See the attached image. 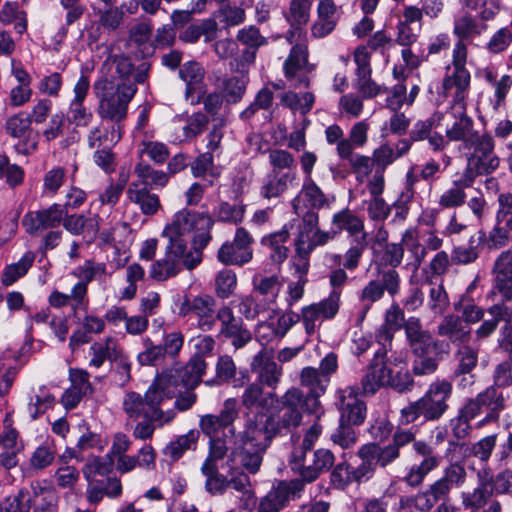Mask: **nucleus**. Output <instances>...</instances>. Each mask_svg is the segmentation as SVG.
<instances>
[{"label":"nucleus","mask_w":512,"mask_h":512,"mask_svg":"<svg viewBox=\"0 0 512 512\" xmlns=\"http://www.w3.org/2000/svg\"><path fill=\"white\" fill-rule=\"evenodd\" d=\"M462 151H465L467 163L460 182L465 186H472L478 176L490 174L499 166V158L494 152V139L489 134H481Z\"/></svg>","instance_id":"nucleus-9"},{"label":"nucleus","mask_w":512,"mask_h":512,"mask_svg":"<svg viewBox=\"0 0 512 512\" xmlns=\"http://www.w3.org/2000/svg\"><path fill=\"white\" fill-rule=\"evenodd\" d=\"M436 333L454 346L467 344L471 339V329L455 314L446 315L437 325Z\"/></svg>","instance_id":"nucleus-34"},{"label":"nucleus","mask_w":512,"mask_h":512,"mask_svg":"<svg viewBox=\"0 0 512 512\" xmlns=\"http://www.w3.org/2000/svg\"><path fill=\"white\" fill-rule=\"evenodd\" d=\"M31 494L20 489L16 494L8 495L0 501V512H29L31 510Z\"/></svg>","instance_id":"nucleus-64"},{"label":"nucleus","mask_w":512,"mask_h":512,"mask_svg":"<svg viewBox=\"0 0 512 512\" xmlns=\"http://www.w3.org/2000/svg\"><path fill=\"white\" fill-rule=\"evenodd\" d=\"M391 348L380 346L374 353L361 378V395H374L382 387H391L398 392L408 391L413 386V380L408 370L397 369L388 365L387 353Z\"/></svg>","instance_id":"nucleus-6"},{"label":"nucleus","mask_w":512,"mask_h":512,"mask_svg":"<svg viewBox=\"0 0 512 512\" xmlns=\"http://www.w3.org/2000/svg\"><path fill=\"white\" fill-rule=\"evenodd\" d=\"M253 289L259 295L276 302L280 293L282 282L278 275H255L252 278Z\"/></svg>","instance_id":"nucleus-57"},{"label":"nucleus","mask_w":512,"mask_h":512,"mask_svg":"<svg viewBox=\"0 0 512 512\" xmlns=\"http://www.w3.org/2000/svg\"><path fill=\"white\" fill-rule=\"evenodd\" d=\"M239 409L238 402L235 398H228L224 401L223 408L218 415L207 414L200 418L199 426L201 431L210 439L231 438L232 443L236 440L237 436L234 421L238 418Z\"/></svg>","instance_id":"nucleus-14"},{"label":"nucleus","mask_w":512,"mask_h":512,"mask_svg":"<svg viewBox=\"0 0 512 512\" xmlns=\"http://www.w3.org/2000/svg\"><path fill=\"white\" fill-rule=\"evenodd\" d=\"M328 378L314 367H304L300 373V384L309 390L310 395L313 397L314 404H319L318 397L323 395L329 385Z\"/></svg>","instance_id":"nucleus-52"},{"label":"nucleus","mask_w":512,"mask_h":512,"mask_svg":"<svg viewBox=\"0 0 512 512\" xmlns=\"http://www.w3.org/2000/svg\"><path fill=\"white\" fill-rule=\"evenodd\" d=\"M218 24L212 18L203 19L197 23L190 24L179 38L183 42L194 44L201 36L204 37V42L209 43L217 37Z\"/></svg>","instance_id":"nucleus-47"},{"label":"nucleus","mask_w":512,"mask_h":512,"mask_svg":"<svg viewBox=\"0 0 512 512\" xmlns=\"http://www.w3.org/2000/svg\"><path fill=\"white\" fill-rule=\"evenodd\" d=\"M370 125L366 120L353 124L349 130L347 141H342L340 151L344 156H351L354 147L362 148L368 142Z\"/></svg>","instance_id":"nucleus-55"},{"label":"nucleus","mask_w":512,"mask_h":512,"mask_svg":"<svg viewBox=\"0 0 512 512\" xmlns=\"http://www.w3.org/2000/svg\"><path fill=\"white\" fill-rule=\"evenodd\" d=\"M150 66L142 63L135 67L132 60L124 54H111L103 63L102 70L105 74L98 80H108L113 85H129L137 88L138 84H143L148 78Z\"/></svg>","instance_id":"nucleus-11"},{"label":"nucleus","mask_w":512,"mask_h":512,"mask_svg":"<svg viewBox=\"0 0 512 512\" xmlns=\"http://www.w3.org/2000/svg\"><path fill=\"white\" fill-rule=\"evenodd\" d=\"M0 22L3 25H14L18 34H23L27 30L26 12L20 9L17 2H5L0 9Z\"/></svg>","instance_id":"nucleus-56"},{"label":"nucleus","mask_w":512,"mask_h":512,"mask_svg":"<svg viewBox=\"0 0 512 512\" xmlns=\"http://www.w3.org/2000/svg\"><path fill=\"white\" fill-rule=\"evenodd\" d=\"M295 179L296 173L294 171L284 173L269 172L262 180L259 194L266 200L279 198L287 191L289 183H292Z\"/></svg>","instance_id":"nucleus-39"},{"label":"nucleus","mask_w":512,"mask_h":512,"mask_svg":"<svg viewBox=\"0 0 512 512\" xmlns=\"http://www.w3.org/2000/svg\"><path fill=\"white\" fill-rule=\"evenodd\" d=\"M309 50L307 44H297L291 47L283 63V74L293 88L308 87L309 74L312 70L308 62Z\"/></svg>","instance_id":"nucleus-19"},{"label":"nucleus","mask_w":512,"mask_h":512,"mask_svg":"<svg viewBox=\"0 0 512 512\" xmlns=\"http://www.w3.org/2000/svg\"><path fill=\"white\" fill-rule=\"evenodd\" d=\"M142 350L137 354V361L141 366H157L165 357L161 344L155 343L149 336L141 339Z\"/></svg>","instance_id":"nucleus-59"},{"label":"nucleus","mask_w":512,"mask_h":512,"mask_svg":"<svg viewBox=\"0 0 512 512\" xmlns=\"http://www.w3.org/2000/svg\"><path fill=\"white\" fill-rule=\"evenodd\" d=\"M254 239L244 228L238 227L232 241L224 242L217 252V259L224 265L243 266L253 258Z\"/></svg>","instance_id":"nucleus-18"},{"label":"nucleus","mask_w":512,"mask_h":512,"mask_svg":"<svg viewBox=\"0 0 512 512\" xmlns=\"http://www.w3.org/2000/svg\"><path fill=\"white\" fill-rule=\"evenodd\" d=\"M201 261L202 253L199 250H189L188 247L179 242H168L164 257L151 264L149 276L156 281H165L180 273L182 266L192 270Z\"/></svg>","instance_id":"nucleus-10"},{"label":"nucleus","mask_w":512,"mask_h":512,"mask_svg":"<svg viewBox=\"0 0 512 512\" xmlns=\"http://www.w3.org/2000/svg\"><path fill=\"white\" fill-rule=\"evenodd\" d=\"M212 220L205 212H198L183 208L176 212L163 230V236L170 243H182L187 247L186 236L193 233V248L191 250H202L212 240Z\"/></svg>","instance_id":"nucleus-5"},{"label":"nucleus","mask_w":512,"mask_h":512,"mask_svg":"<svg viewBox=\"0 0 512 512\" xmlns=\"http://www.w3.org/2000/svg\"><path fill=\"white\" fill-rule=\"evenodd\" d=\"M200 471L205 477L204 488L211 496H221L227 491V474H221L217 464L204 461Z\"/></svg>","instance_id":"nucleus-50"},{"label":"nucleus","mask_w":512,"mask_h":512,"mask_svg":"<svg viewBox=\"0 0 512 512\" xmlns=\"http://www.w3.org/2000/svg\"><path fill=\"white\" fill-rule=\"evenodd\" d=\"M121 124L104 125L103 123L91 128L87 135L89 148H113L122 138Z\"/></svg>","instance_id":"nucleus-38"},{"label":"nucleus","mask_w":512,"mask_h":512,"mask_svg":"<svg viewBox=\"0 0 512 512\" xmlns=\"http://www.w3.org/2000/svg\"><path fill=\"white\" fill-rule=\"evenodd\" d=\"M31 491L33 512H58L59 497L55 489L34 482L31 484Z\"/></svg>","instance_id":"nucleus-45"},{"label":"nucleus","mask_w":512,"mask_h":512,"mask_svg":"<svg viewBox=\"0 0 512 512\" xmlns=\"http://www.w3.org/2000/svg\"><path fill=\"white\" fill-rule=\"evenodd\" d=\"M329 205L328 198L312 177H305L301 190L292 200V207L297 215L317 212Z\"/></svg>","instance_id":"nucleus-25"},{"label":"nucleus","mask_w":512,"mask_h":512,"mask_svg":"<svg viewBox=\"0 0 512 512\" xmlns=\"http://www.w3.org/2000/svg\"><path fill=\"white\" fill-rule=\"evenodd\" d=\"M340 309L335 296L326 297L319 302L305 305L301 308L299 316L303 324L305 333L313 335L321 326L324 320H332L336 317Z\"/></svg>","instance_id":"nucleus-21"},{"label":"nucleus","mask_w":512,"mask_h":512,"mask_svg":"<svg viewBox=\"0 0 512 512\" xmlns=\"http://www.w3.org/2000/svg\"><path fill=\"white\" fill-rule=\"evenodd\" d=\"M216 300L212 295L200 294L185 297L179 307V314L184 317L196 319V326L203 332H209L216 325Z\"/></svg>","instance_id":"nucleus-15"},{"label":"nucleus","mask_w":512,"mask_h":512,"mask_svg":"<svg viewBox=\"0 0 512 512\" xmlns=\"http://www.w3.org/2000/svg\"><path fill=\"white\" fill-rule=\"evenodd\" d=\"M453 386L447 379H436L416 401L400 410L399 421L403 425L416 422L421 417L425 422L440 420L449 409Z\"/></svg>","instance_id":"nucleus-4"},{"label":"nucleus","mask_w":512,"mask_h":512,"mask_svg":"<svg viewBox=\"0 0 512 512\" xmlns=\"http://www.w3.org/2000/svg\"><path fill=\"white\" fill-rule=\"evenodd\" d=\"M128 199L138 205L144 215H154L161 207L158 195L151 193L145 185L132 182L126 191Z\"/></svg>","instance_id":"nucleus-43"},{"label":"nucleus","mask_w":512,"mask_h":512,"mask_svg":"<svg viewBox=\"0 0 512 512\" xmlns=\"http://www.w3.org/2000/svg\"><path fill=\"white\" fill-rule=\"evenodd\" d=\"M367 247L368 240L366 236L362 235L357 238H351L344 254H340L341 266L348 271H355L359 267Z\"/></svg>","instance_id":"nucleus-54"},{"label":"nucleus","mask_w":512,"mask_h":512,"mask_svg":"<svg viewBox=\"0 0 512 512\" xmlns=\"http://www.w3.org/2000/svg\"><path fill=\"white\" fill-rule=\"evenodd\" d=\"M138 88L129 85H113L108 80H97L93 92L98 99L97 113L102 120L120 124L127 118L128 107Z\"/></svg>","instance_id":"nucleus-8"},{"label":"nucleus","mask_w":512,"mask_h":512,"mask_svg":"<svg viewBox=\"0 0 512 512\" xmlns=\"http://www.w3.org/2000/svg\"><path fill=\"white\" fill-rule=\"evenodd\" d=\"M361 387L347 386L335 392V406L339 412V421L360 426L367 416L366 403L359 398Z\"/></svg>","instance_id":"nucleus-16"},{"label":"nucleus","mask_w":512,"mask_h":512,"mask_svg":"<svg viewBox=\"0 0 512 512\" xmlns=\"http://www.w3.org/2000/svg\"><path fill=\"white\" fill-rule=\"evenodd\" d=\"M276 394L265 392L260 383H250L241 396V403L247 409H268L274 402Z\"/></svg>","instance_id":"nucleus-48"},{"label":"nucleus","mask_w":512,"mask_h":512,"mask_svg":"<svg viewBox=\"0 0 512 512\" xmlns=\"http://www.w3.org/2000/svg\"><path fill=\"white\" fill-rule=\"evenodd\" d=\"M290 237L289 230L285 225L281 230L270 233L261 239V245L268 250L269 259L274 264H282L289 254V248L286 246Z\"/></svg>","instance_id":"nucleus-41"},{"label":"nucleus","mask_w":512,"mask_h":512,"mask_svg":"<svg viewBox=\"0 0 512 512\" xmlns=\"http://www.w3.org/2000/svg\"><path fill=\"white\" fill-rule=\"evenodd\" d=\"M139 410H142L141 408ZM129 418L139 419L142 418L141 421L137 422L133 428L132 436L135 439L146 441L153 438L154 432L157 428H161L167 424L169 421L164 419H154V415L143 410L140 411L138 415H133L130 412H125Z\"/></svg>","instance_id":"nucleus-49"},{"label":"nucleus","mask_w":512,"mask_h":512,"mask_svg":"<svg viewBox=\"0 0 512 512\" xmlns=\"http://www.w3.org/2000/svg\"><path fill=\"white\" fill-rule=\"evenodd\" d=\"M279 403L278 413L268 417L265 424L262 423V416L255 415L253 418L248 417L244 425L245 428L249 422H254L261 427L267 435V447L274 435L296 428L302 421L304 395L300 389L291 387L282 395Z\"/></svg>","instance_id":"nucleus-7"},{"label":"nucleus","mask_w":512,"mask_h":512,"mask_svg":"<svg viewBox=\"0 0 512 512\" xmlns=\"http://www.w3.org/2000/svg\"><path fill=\"white\" fill-rule=\"evenodd\" d=\"M483 411L500 413L505 407V398L497 386H489L474 397Z\"/></svg>","instance_id":"nucleus-61"},{"label":"nucleus","mask_w":512,"mask_h":512,"mask_svg":"<svg viewBox=\"0 0 512 512\" xmlns=\"http://www.w3.org/2000/svg\"><path fill=\"white\" fill-rule=\"evenodd\" d=\"M467 56L457 46L452 51L451 64L446 66V72L441 84V93L445 97H451L456 104L463 103L469 95L471 74L466 68Z\"/></svg>","instance_id":"nucleus-12"},{"label":"nucleus","mask_w":512,"mask_h":512,"mask_svg":"<svg viewBox=\"0 0 512 512\" xmlns=\"http://www.w3.org/2000/svg\"><path fill=\"white\" fill-rule=\"evenodd\" d=\"M331 224L334 228L331 232L337 235L345 231L348 233L349 240L362 235L367 237L363 219L348 208L333 214Z\"/></svg>","instance_id":"nucleus-40"},{"label":"nucleus","mask_w":512,"mask_h":512,"mask_svg":"<svg viewBox=\"0 0 512 512\" xmlns=\"http://www.w3.org/2000/svg\"><path fill=\"white\" fill-rule=\"evenodd\" d=\"M298 216L301 220L295 237L297 255H311L317 247L325 246L335 238L336 233L320 229L318 212Z\"/></svg>","instance_id":"nucleus-13"},{"label":"nucleus","mask_w":512,"mask_h":512,"mask_svg":"<svg viewBox=\"0 0 512 512\" xmlns=\"http://www.w3.org/2000/svg\"><path fill=\"white\" fill-rule=\"evenodd\" d=\"M266 449L267 435L256 423L249 422L239 432L234 441V448L224 464L227 472V489L231 487L241 493L246 504L254 500L255 493L250 477L244 470L256 474L261 467Z\"/></svg>","instance_id":"nucleus-2"},{"label":"nucleus","mask_w":512,"mask_h":512,"mask_svg":"<svg viewBox=\"0 0 512 512\" xmlns=\"http://www.w3.org/2000/svg\"><path fill=\"white\" fill-rule=\"evenodd\" d=\"M177 392V380L172 375V370L163 371L155 377L143 396L134 391L126 393L123 410L138 415L141 408V411L145 410L154 415L155 420L158 418L172 422L176 416L175 411L163 410L162 405L166 400L174 398Z\"/></svg>","instance_id":"nucleus-3"},{"label":"nucleus","mask_w":512,"mask_h":512,"mask_svg":"<svg viewBox=\"0 0 512 512\" xmlns=\"http://www.w3.org/2000/svg\"><path fill=\"white\" fill-rule=\"evenodd\" d=\"M487 24L479 22L476 17L469 13H465L454 19L453 22V35L457 38L454 43L452 51L457 50V46L465 52L468 57V43L480 37L487 31Z\"/></svg>","instance_id":"nucleus-29"},{"label":"nucleus","mask_w":512,"mask_h":512,"mask_svg":"<svg viewBox=\"0 0 512 512\" xmlns=\"http://www.w3.org/2000/svg\"><path fill=\"white\" fill-rule=\"evenodd\" d=\"M209 119L206 114L202 112L193 113L190 115L186 124L182 127L181 134L176 137L180 142H190L197 136L203 133Z\"/></svg>","instance_id":"nucleus-62"},{"label":"nucleus","mask_w":512,"mask_h":512,"mask_svg":"<svg viewBox=\"0 0 512 512\" xmlns=\"http://www.w3.org/2000/svg\"><path fill=\"white\" fill-rule=\"evenodd\" d=\"M250 367L251 371L257 376L255 382L276 389L283 371L282 367L275 362L272 352L265 348L261 349L254 355Z\"/></svg>","instance_id":"nucleus-27"},{"label":"nucleus","mask_w":512,"mask_h":512,"mask_svg":"<svg viewBox=\"0 0 512 512\" xmlns=\"http://www.w3.org/2000/svg\"><path fill=\"white\" fill-rule=\"evenodd\" d=\"M404 333L413 355H428L432 347L436 349L440 344L433 338L431 332L423 327L421 319L415 316L406 320Z\"/></svg>","instance_id":"nucleus-26"},{"label":"nucleus","mask_w":512,"mask_h":512,"mask_svg":"<svg viewBox=\"0 0 512 512\" xmlns=\"http://www.w3.org/2000/svg\"><path fill=\"white\" fill-rule=\"evenodd\" d=\"M313 0H291L284 18L289 25H305L310 20Z\"/></svg>","instance_id":"nucleus-60"},{"label":"nucleus","mask_w":512,"mask_h":512,"mask_svg":"<svg viewBox=\"0 0 512 512\" xmlns=\"http://www.w3.org/2000/svg\"><path fill=\"white\" fill-rule=\"evenodd\" d=\"M404 311L397 303H392L386 310L383 324L376 330L375 338L380 346L391 348L395 332L406 325Z\"/></svg>","instance_id":"nucleus-31"},{"label":"nucleus","mask_w":512,"mask_h":512,"mask_svg":"<svg viewBox=\"0 0 512 512\" xmlns=\"http://www.w3.org/2000/svg\"><path fill=\"white\" fill-rule=\"evenodd\" d=\"M303 492L302 481L281 480L259 499L257 512H281L290 501L297 500Z\"/></svg>","instance_id":"nucleus-17"},{"label":"nucleus","mask_w":512,"mask_h":512,"mask_svg":"<svg viewBox=\"0 0 512 512\" xmlns=\"http://www.w3.org/2000/svg\"><path fill=\"white\" fill-rule=\"evenodd\" d=\"M36 259L35 252L26 251L17 261L7 264L1 272V284L4 287H10L21 278L25 277L32 268Z\"/></svg>","instance_id":"nucleus-46"},{"label":"nucleus","mask_w":512,"mask_h":512,"mask_svg":"<svg viewBox=\"0 0 512 512\" xmlns=\"http://www.w3.org/2000/svg\"><path fill=\"white\" fill-rule=\"evenodd\" d=\"M410 445L414 453L422 459L407 469L403 481L409 487L417 488L422 485L427 475L440 465L441 457L427 441L417 439L413 428L398 427L393 432L389 444L381 446L375 442L366 443L358 449L356 455L365 465H369L371 479L376 466L386 468L391 465L400 458L401 450Z\"/></svg>","instance_id":"nucleus-1"},{"label":"nucleus","mask_w":512,"mask_h":512,"mask_svg":"<svg viewBox=\"0 0 512 512\" xmlns=\"http://www.w3.org/2000/svg\"><path fill=\"white\" fill-rule=\"evenodd\" d=\"M335 462V456L329 449L320 448L312 453V459L310 462L302 460L300 463L292 464L291 469L295 473H298L300 478L297 481H302L303 487L305 483H312L316 481L319 476L329 471Z\"/></svg>","instance_id":"nucleus-24"},{"label":"nucleus","mask_w":512,"mask_h":512,"mask_svg":"<svg viewBox=\"0 0 512 512\" xmlns=\"http://www.w3.org/2000/svg\"><path fill=\"white\" fill-rule=\"evenodd\" d=\"M56 446L53 440H45L39 445L30 457V466L34 470H43L55 460Z\"/></svg>","instance_id":"nucleus-63"},{"label":"nucleus","mask_w":512,"mask_h":512,"mask_svg":"<svg viewBox=\"0 0 512 512\" xmlns=\"http://www.w3.org/2000/svg\"><path fill=\"white\" fill-rule=\"evenodd\" d=\"M370 479V467L363 461L354 467L346 460L337 464L330 474V480L334 487L344 489L349 484L366 482Z\"/></svg>","instance_id":"nucleus-33"},{"label":"nucleus","mask_w":512,"mask_h":512,"mask_svg":"<svg viewBox=\"0 0 512 512\" xmlns=\"http://www.w3.org/2000/svg\"><path fill=\"white\" fill-rule=\"evenodd\" d=\"M461 111L458 116H455V120L450 127L446 129V138L451 142H461L460 150L471 145L481 134L474 129L473 119L467 115L464 108L461 107Z\"/></svg>","instance_id":"nucleus-36"},{"label":"nucleus","mask_w":512,"mask_h":512,"mask_svg":"<svg viewBox=\"0 0 512 512\" xmlns=\"http://www.w3.org/2000/svg\"><path fill=\"white\" fill-rule=\"evenodd\" d=\"M354 426L353 424L339 421L338 426L330 435L332 443L343 450L354 448L359 440V433L355 430Z\"/></svg>","instance_id":"nucleus-58"},{"label":"nucleus","mask_w":512,"mask_h":512,"mask_svg":"<svg viewBox=\"0 0 512 512\" xmlns=\"http://www.w3.org/2000/svg\"><path fill=\"white\" fill-rule=\"evenodd\" d=\"M90 89V78L82 72L73 88V98L68 106V121L77 127H87L93 119L92 111L84 104Z\"/></svg>","instance_id":"nucleus-23"},{"label":"nucleus","mask_w":512,"mask_h":512,"mask_svg":"<svg viewBox=\"0 0 512 512\" xmlns=\"http://www.w3.org/2000/svg\"><path fill=\"white\" fill-rule=\"evenodd\" d=\"M208 364L200 356H192L188 362L180 368L172 371V375L177 380V387L196 389L202 382L206 373Z\"/></svg>","instance_id":"nucleus-37"},{"label":"nucleus","mask_w":512,"mask_h":512,"mask_svg":"<svg viewBox=\"0 0 512 512\" xmlns=\"http://www.w3.org/2000/svg\"><path fill=\"white\" fill-rule=\"evenodd\" d=\"M246 212V205L238 199L230 201L221 200L213 208L210 219L212 226L215 222H221L231 225L242 223Z\"/></svg>","instance_id":"nucleus-42"},{"label":"nucleus","mask_w":512,"mask_h":512,"mask_svg":"<svg viewBox=\"0 0 512 512\" xmlns=\"http://www.w3.org/2000/svg\"><path fill=\"white\" fill-rule=\"evenodd\" d=\"M118 340L112 336L96 341L88 349V365L91 368L99 369L106 360H112L119 354Z\"/></svg>","instance_id":"nucleus-44"},{"label":"nucleus","mask_w":512,"mask_h":512,"mask_svg":"<svg viewBox=\"0 0 512 512\" xmlns=\"http://www.w3.org/2000/svg\"><path fill=\"white\" fill-rule=\"evenodd\" d=\"M215 318L220 323L219 336L231 339L235 349L243 348L252 340L251 332L246 328L243 320L234 314L229 305H222L217 310Z\"/></svg>","instance_id":"nucleus-20"},{"label":"nucleus","mask_w":512,"mask_h":512,"mask_svg":"<svg viewBox=\"0 0 512 512\" xmlns=\"http://www.w3.org/2000/svg\"><path fill=\"white\" fill-rule=\"evenodd\" d=\"M401 244L409 253L410 264L417 270L427 256L422 245L420 231L414 227L405 230L401 237Z\"/></svg>","instance_id":"nucleus-51"},{"label":"nucleus","mask_w":512,"mask_h":512,"mask_svg":"<svg viewBox=\"0 0 512 512\" xmlns=\"http://www.w3.org/2000/svg\"><path fill=\"white\" fill-rule=\"evenodd\" d=\"M477 76L492 87L493 98L491 99V103L493 108L498 109L503 106L512 88V76L504 74L499 77L497 69L492 65L478 70Z\"/></svg>","instance_id":"nucleus-32"},{"label":"nucleus","mask_w":512,"mask_h":512,"mask_svg":"<svg viewBox=\"0 0 512 512\" xmlns=\"http://www.w3.org/2000/svg\"><path fill=\"white\" fill-rule=\"evenodd\" d=\"M323 264L329 270L328 280L331 292L328 297L335 296L340 306L342 289L348 282L347 269L341 266L340 253L327 251L323 255Z\"/></svg>","instance_id":"nucleus-35"},{"label":"nucleus","mask_w":512,"mask_h":512,"mask_svg":"<svg viewBox=\"0 0 512 512\" xmlns=\"http://www.w3.org/2000/svg\"><path fill=\"white\" fill-rule=\"evenodd\" d=\"M198 439L199 432L196 430H190L186 434L180 435L174 440H171L163 449V453L172 461H177L185 454V452L196 449Z\"/></svg>","instance_id":"nucleus-53"},{"label":"nucleus","mask_w":512,"mask_h":512,"mask_svg":"<svg viewBox=\"0 0 512 512\" xmlns=\"http://www.w3.org/2000/svg\"><path fill=\"white\" fill-rule=\"evenodd\" d=\"M205 69L197 61L185 62L179 68V78L186 84L185 98L191 104L200 103L201 95L204 94Z\"/></svg>","instance_id":"nucleus-30"},{"label":"nucleus","mask_w":512,"mask_h":512,"mask_svg":"<svg viewBox=\"0 0 512 512\" xmlns=\"http://www.w3.org/2000/svg\"><path fill=\"white\" fill-rule=\"evenodd\" d=\"M341 15V7L334 0H319L316 7V19L311 25V37L322 39L336 28Z\"/></svg>","instance_id":"nucleus-28"},{"label":"nucleus","mask_w":512,"mask_h":512,"mask_svg":"<svg viewBox=\"0 0 512 512\" xmlns=\"http://www.w3.org/2000/svg\"><path fill=\"white\" fill-rule=\"evenodd\" d=\"M65 216L62 205L54 203L47 208L27 212L22 218V225L30 235H39L47 229L58 227Z\"/></svg>","instance_id":"nucleus-22"}]
</instances>
